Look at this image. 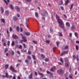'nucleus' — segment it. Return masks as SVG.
Here are the masks:
<instances>
[{
  "instance_id": "f257e3e1",
  "label": "nucleus",
  "mask_w": 79,
  "mask_h": 79,
  "mask_svg": "<svg viewBox=\"0 0 79 79\" xmlns=\"http://www.w3.org/2000/svg\"><path fill=\"white\" fill-rule=\"evenodd\" d=\"M56 19H57V20L59 26H60V27L64 28V24L63 23V22L61 19H60V18L57 15H56Z\"/></svg>"
},
{
  "instance_id": "f03ea898",
  "label": "nucleus",
  "mask_w": 79,
  "mask_h": 79,
  "mask_svg": "<svg viewBox=\"0 0 79 79\" xmlns=\"http://www.w3.org/2000/svg\"><path fill=\"white\" fill-rule=\"evenodd\" d=\"M64 60L65 62V67L68 68V67H69V64L68 59V58H65Z\"/></svg>"
},
{
  "instance_id": "7ed1b4c3",
  "label": "nucleus",
  "mask_w": 79,
  "mask_h": 79,
  "mask_svg": "<svg viewBox=\"0 0 79 79\" xmlns=\"http://www.w3.org/2000/svg\"><path fill=\"white\" fill-rule=\"evenodd\" d=\"M22 39L23 40H20V43H22L23 42H27V40H26V37H22Z\"/></svg>"
},
{
  "instance_id": "20e7f679",
  "label": "nucleus",
  "mask_w": 79,
  "mask_h": 79,
  "mask_svg": "<svg viewBox=\"0 0 79 79\" xmlns=\"http://www.w3.org/2000/svg\"><path fill=\"white\" fill-rule=\"evenodd\" d=\"M10 69L12 71H13V72H15L16 73H17V71L15 70V69H14V68L13 67V66L12 65H11L10 67Z\"/></svg>"
},
{
  "instance_id": "39448f33",
  "label": "nucleus",
  "mask_w": 79,
  "mask_h": 79,
  "mask_svg": "<svg viewBox=\"0 0 79 79\" xmlns=\"http://www.w3.org/2000/svg\"><path fill=\"white\" fill-rule=\"evenodd\" d=\"M68 51H63L60 54V56H62L63 55H64V54H66V53H68Z\"/></svg>"
},
{
  "instance_id": "423d86ee",
  "label": "nucleus",
  "mask_w": 79,
  "mask_h": 79,
  "mask_svg": "<svg viewBox=\"0 0 79 79\" xmlns=\"http://www.w3.org/2000/svg\"><path fill=\"white\" fill-rule=\"evenodd\" d=\"M12 37L14 39H18L19 38L18 37V36L14 34L13 35Z\"/></svg>"
},
{
  "instance_id": "0eeeda50",
  "label": "nucleus",
  "mask_w": 79,
  "mask_h": 79,
  "mask_svg": "<svg viewBox=\"0 0 79 79\" xmlns=\"http://www.w3.org/2000/svg\"><path fill=\"white\" fill-rule=\"evenodd\" d=\"M56 70V67L55 66H54L53 68L51 69V71H54Z\"/></svg>"
},
{
  "instance_id": "6e6552de",
  "label": "nucleus",
  "mask_w": 79,
  "mask_h": 79,
  "mask_svg": "<svg viewBox=\"0 0 79 79\" xmlns=\"http://www.w3.org/2000/svg\"><path fill=\"white\" fill-rule=\"evenodd\" d=\"M24 34L27 36H29L31 35V33L29 32H25L24 33Z\"/></svg>"
},
{
  "instance_id": "1a4fd4ad",
  "label": "nucleus",
  "mask_w": 79,
  "mask_h": 79,
  "mask_svg": "<svg viewBox=\"0 0 79 79\" xmlns=\"http://www.w3.org/2000/svg\"><path fill=\"white\" fill-rule=\"evenodd\" d=\"M13 19L15 21H17L18 20V19L16 17H13Z\"/></svg>"
},
{
  "instance_id": "9d476101",
  "label": "nucleus",
  "mask_w": 79,
  "mask_h": 79,
  "mask_svg": "<svg viewBox=\"0 0 79 79\" xmlns=\"http://www.w3.org/2000/svg\"><path fill=\"white\" fill-rule=\"evenodd\" d=\"M1 10L2 12H1V14H3V13L4 12V9H3V7H1Z\"/></svg>"
},
{
  "instance_id": "9b49d317",
  "label": "nucleus",
  "mask_w": 79,
  "mask_h": 79,
  "mask_svg": "<svg viewBox=\"0 0 79 79\" xmlns=\"http://www.w3.org/2000/svg\"><path fill=\"white\" fill-rule=\"evenodd\" d=\"M62 70L61 69H60L59 70L57 71V73L58 74H61L62 73Z\"/></svg>"
},
{
  "instance_id": "f8f14e48",
  "label": "nucleus",
  "mask_w": 79,
  "mask_h": 79,
  "mask_svg": "<svg viewBox=\"0 0 79 79\" xmlns=\"http://www.w3.org/2000/svg\"><path fill=\"white\" fill-rule=\"evenodd\" d=\"M66 26H67L68 27H70V24L68 22H67L66 23Z\"/></svg>"
},
{
  "instance_id": "ddd939ff",
  "label": "nucleus",
  "mask_w": 79,
  "mask_h": 79,
  "mask_svg": "<svg viewBox=\"0 0 79 79\" xmlns=\"http://www.w3.org/2000/svg\"><path fill=\"white\" fill-rule=\"evenodd\" d=\"M15 8L17 10V11H19V7H18V6H16L15 7Z\"/></svg>"
},
{
  "instance_id": "4468645a",
  "label": "nucleus",
  "mask_w": 79,
  "mask_h": 79,
  "mask_svg": "<svg viewBox=\"0 0 79 79\" xmlns=\"http://www.w3.org/2000/svg\"><path fill=\"white\" fill-rule=\"evenodd\" d=\"M9 6L10 8L12 10H13L14 9V8L13 7L12 4H10Z\"/></svg>"
},
{
  "instance_id": "2eb2a0df",
  "label": "nucleus",
  "mask_w": 79,
  "mask_h": 79,
  "mask_svg": "<svg viewBox=\"0 0 79 79\" xmlns=\"http://www.w3.org/2000/svg\"><path fill=\"white\" fill-rule=\"evenodd\" d=\"M47 73L48 74H50V75L51 76H52H52L53 75L52 73H50V72H49L48 71H47Z\"/></svg>"
},
{
  "instance_id": "dca6fc26",
  "label": "nucleus",
  "mask_w": 79,
  "mask_h": 79,
  "mask_svg": "<svg viewBox=\"0 0 79 79\" xmlns=\"http://www.w3.org/2000/svg\"><path fill=\"white\" fill-rule=\"evenodd\" d=\"M58 35L59 36H60L61 37H62V36H63V35L62 34V33H60V32H58Z\"/></svg>"
},
{
  "instance_id": "f3484780",
  "label": "nucleus",
  "mask_w": 79,
  "mask_h": 79,
  "mask_svg": "<svg viewBox=\"0 0 79 79\" xmlns=\"http://www.w3.org/2000/svg\"><path fill=\"white\" fill-rule=\"evenodd\" d=\"M69 3V0H67L66 1H65V5H67Z\"/></svg>"
},
{
  "instance_id": "a211bd4d",
  "label": "nucleus",
  "mask_w": 79,
  "mask_h": 79,
  "mask_svg": "<svg viewBox=\"0 0 79 79\" xmlns=\"http://www.w3.org/2000/svg\"><path fill=\"white\" fill-rule=\"evenodd\" d=\"M35 15L36 18H38V17H39V15H38V13H37V12H35Z\"/></svg>"
},
{
  "instance_id": "6ab92c4d",
  "label": "nucleus",
  "mask_w": 79,
  "mask_h": 79,
  "mask_svg": "<svg viewBox=\"0 0 79 79\" xmlns=\"http://www.w3.org/2000/svg\"><path fill=\"white\" fill-rule=\"evenodd\" d=\"M32 73H31L30 74V75H29V79H32Z\"/></svg>"
},
{
  "instance_id": "aec40b11",
  "label": "nucleus",
  "mask_w": 79,
  "mask_h": 79,
  "mask_svg": "<svg viewBox=\"0 0 79 79\" xmlns=\"http://www.w3.org/2000/svg\"><path fill=\"white\" fill-rule=\"evenodd\" d=\"M63 1H60L59 2V5H63Z\"/></svg>"
},
{
  "instance_id": "412c9836",
  "label": "nucleus",
  "mask_w": 79,
  "mask_h": 79,
  "mask_svg": "<svg viewBox=\"0 0 79 79\" xmlns=\"http://www.w3.org/2000/svg\"><path fill=\"white\" fill-rule=\"evenodd\" d=\"M16 31H17V32H19V27H16Z\"/></svg>"
},
{
  "instance_id": "4be33fe9",
  "label": "nucleus",
  "mask_w": 79,
  "mask_h": 79,
  "mask_svg": "<svg viewBox=\"0 0 79 79\" xmlns=\"http://www.w3.org/2000/svg\"><path fill=\"white\" fill-rule=\"evenodd\" d=\"M45 42L47 44H50V40H46Z\"/></svg>"
},
{
  "instance_id": "5701e85b",
  "label": "nucleus",
  "mask_w": 79,
  "mask_h": 79,
  "mask_svg": "<svg viewBox=\"0 0 79 79\" xmlns=\"http://www.w3.org/2000/svg\"><path fill=\"white\" fill-rule=\"evenodd\" d=\"M41 56L42 58H45V56L43 54H41Z\"/></svg>"
},
{
  "instance_id": "b1692460",
  "label": "nucleus",
  "mask_w": 79,
  "mask_h": 79,
  "mask_svg": "<svg viewBox=\"0 0 79 79\" xmlns=\"http://www.w3.org/2000/svg\"><path fill=\"white\" fill-rule=\"evenodd\" d=\"M44 60L46 62H48V61H49V59L48 58H46Z\"/></svg>"
},
{
  "instance_id": "393cba45",
  "label": "nucleus",
  "mask_w": 79,
  "mask_h": 79,
  "mask_svg": "<svg viewBox=\"0 0 79 79\" xmlns=\"http://www.w3.org/2000/svg\"><path fill=\"white\" fill-rule=\"evenodd\" d=\"M38 74L39 75H40V76H42V77H44V74H42L41 73H40L39 71H38Z\"/></svg>"
},
{
  "instance_id": "a878e982",
  "label": "nucleus",
  "mask_w": 79,
  "mask_h": 79,
  "mask_svg": "<svg viewBox=\"0 0 79 79\" xmlns=\"http://www.w3.org/2000/svg\"><path fill=\"white\" fill-rule=\"evenodd\" d=\"M8 66H9L8 64H6L5 65V69H7L8 68Z\"/></svg>"
},
{
  "instance_id": "bb28decb",
  "label": "nucleus",
  "mask_w": 79,
  "mask_h": 79,
  "mask_svg": "<svg viewBox=\"0 0 79 79\" xmlns=\"http://www.w3.org/2000/svg\"><path fill=\"white\" fill-rule=\"evenodd\" d=\"M1 21L3 22V23H5V19H1Z\"/></svg>"
},
{
  "instance_id": "cd10ccee",
  "label": "nucleus",
  "mask_w": 79,
  "mask_h": 79,
  "mask_svg": "<svg viewBox=\"0 0 79 79\" xmlns=\"http://www.w3.org/2000/svg\"><path fill=\"white\" fill-rule=\"evenodd\" d=\"M75 47L77 50H79V47L77 45H76Z\"/></svg>"
},
{
  "instance_id": "c85d7f7f",
  "label": "nucleus",
  "mask_w": 79,
  "mask_h": 79,
  "mask_svg": "<svg viewBox=\"0 0 79 79\" xmlns=\"http://www.w3.org/2000/svg\"><path fill=\"white\" fill-rule=\"evenodd\" d=\"M64 49L65 50H67V49H68V46H64Z\"/></svg>"
},
{
  "instance_id": "c756f323",
  "label": "nucleus",
  "mask_w": 79,
  "mask_h": 79,
  "mask_svg": "<svg viewBox=\"0 0 79 79\" xmlns=\"http://www.w3.org/2000/svg\"><path fill=\"white\" fill-rule=\"evenodd\" d=\"M11 45L12 46H14L15 45V42L14 41H12L11 43Z\"/></svg>"
},
{
  "instance_id": "7c9ffc66",
  "label": "nucleus",
  "mask_w": 79,
  "mask_h": 79,
  "mask_svg": "<svg viewBox=\"0 0 79 79\" xmlns=\"http://www.w3.org/2000/svg\"><path fill=\"white\" fill-rule=\"evenodd\" d=\"M75 35L77 38L78 37L77 36V35H78V34H77V33L76 32L75 33Z\"/></svg>"
},
{
  "instance_id": "2f4dec72",
  "label": "nucleus",
  "mask_w": 79,
  "mask_h": 79,
  "mask_svg": "<svg viewBox=\"0 0 79 79\" xmlns=\"http://www.w3.org/2000/svg\"><path fill=\"white\" fill-rule=\"evenodd\" d=\"M35 44H37V42L35 40H33L32 41Z\"/></svg>"
},
{
  "instance_id": "473e14b6",
  "label": "nucleus",
  "mask_w": 79,
  "mask_h": 79,
  "mask_svg": "<svg viewBox=\"0 0 79 79\" xmlns=\"http://www.w3.org/2000/svg\"><path fill=\"white\" fill-rule=\"evenodd\" d=\"M8 48H6L4 50V52H5V53H6V52L8 51Z\"/></svg>"
},
{
  "instance_id": "72a5a7b5",
  "label": "nucleus",
  "mask_w": 79,
  "mask_h": 79,
  "mask_svg": "<svg viewBox=\"0 0 79 79\" xmlns=\"http://www.w3.org/2000/svg\"><path fill=\"white\" fill-rule=\"evenodd\" d=\"M5 13H6V15H8V14L9 13V12H8V11L6 10L5 11Z\"/></svg>"
},
{
  "instance_id": "f704fd0d",
  "label": "nucleus",
  "mask_w": 79,
  "mask_h": 79,
  "mask_svg": "<svg viewBox=\"0 0 79 79\" xmlns=\"http://www.w3.org/2000/svg\"><path fill=\"white\" fill-rule=\"evenodd\" d=\"M73 4H72L70 6V10H71L72 8H73Z\"/></svg>"
},
{
  "instance_id": "c9c22d12",
  "label": "nucleus",
  "mask_w": 79,
  "mask_h": 79,
  "mask_svg": "<svg viewBox=\"0 0 79 79\" xmlns=\"http://www.w3.org/2000/svg\"><path fill=\"white\" fill-rule=\"evenodd\" d=\"M6 77H9V76L7 73H6Z\"/></svg>"
},
{
  "instance_id": "e433bc0d",
  "label": "nucleus",
  "mask_w": 79,
  "mask_h": 79,
  "mask_svg": "<svg viewBox=\"0 0 79 79\" xmlns=\"http://www.w3.org/2000/svg\"><path fill=\"white\" fill-rule=\"evenodd\" d=\"M21 52H23V53L24 52H26V50H21Z\"/></svg>"
},
{
  "instance_id": "4c0bfd02",
  "label": "nucleus",
  "mask_w": 79,
  "mask_h": 79,
  "mask_svg": "<svg viewBox=\"0 0 79 79\" xmlns=\"http://www.w3.org/2000/svg\"><path fill=\"white\" fill-rule=\"evenodd\" d=\"M19 49H22V45H20L18 47Z\"/></svg>"
},
{
  "instance_id": "58836bf2",
  "label": "nucleus",
  "mask_w": 79,
  "mask_h": 79,
  "mask_svg": "<svg viewBox=\"0 0 79 79\" xmlns=\"http://www.w3.org/2000/svg\"><path fill=\"white\" fill-rule=\"evenodd\" d=\"M10 41H8L7 42V45L8 46H9L10 45Z\"/></svg>"
},
{
  "instance_id": "ea45409f",
  "label": "nucleus",
  "mask_w": 79,
  "mask_h": 79,
  "mask_svg": "<svg viewBox=\"0 0 79 79\" xmlns=\"http://www.w3.org/2000/svg\"><path fill=\"white\" fill-rule=\"evenodd\" d=\"M71 29L72 30H74V29H75V27H74V26H73L72 27Z\"/></svg>"
},
{
  "instance_id": "a19ab883",
  "label": "nucleus",
  "mask_w": 79,
  "mask_h": 79,
  "mask_svg": "<svg viewBox=\"0 0 79 79\" xmlns=\"http://www.w3.org/2000/svg\"><path fill=\"white\" fill-rule=\"evenodd\" d=\"M56 45H57V47H58V45L60 44V42H59L57 41L56 42Z\"/></svg>"
},
{
  "instance_id": "79ce46f5",
  "label": "nucleus",
  "mask_w": 79,
  "mask_h": 79,
  "mask_svg": "<svg viewBox=\"0 0 79 79\" xmlns=\"http://www.w3.org/2000/svg\"><path fill=\"white\" fill-rule=\"evenodd\" d=\"M32 58L34 60H35V56L34 55H32Z\"/></svg>"
},
{
  "instance_id": "37998d69",
  "label": "nucleus",
  "mask_w": 79,
  "mask_h": 79,
  "mask_svg": "<svg viewBox=\"0 0 79 79\" xmlns=\"http://www.w3.org/2000/svg\"><path fill=\"white\" fill-rule=\"evenodd\" d=\"M69 77L70 78V79H72L73 78V75H70L69 76Z\"/></svg>"
},
{
  "instance_id": "c03bdc74",
  "label": "nucleus",
  "mask_w": 79,
  "mask_h": 79,
  "mask_svg": "<svg viewBox=\"0 0 79 79\" xmlns=\"http://www.w3.org/2000/svg\"><path fill=\"white\" fill-rule=\"evenodd\" d=\"M60 60L61 63H63V59H62V58H60Z\"/></svg>"
},
{
  "instance_id": "a18cd8bd",
  "label": "nucleus",
  "mask_w": 79,
  "mask_h": 79,
  "mask_svg": "<svg viewBox=\"0 0 79 79\" xmlns=\"http://www.w3.org/2000/svg\"><path fill=\"white\" fill-rule=\"evenodd\" d=\"M56 47H54L53 48V52H55V49H56Z\"/></svg>"
},
{
  "instance_id": "49530a36",
  "label": "nucleus",
  "mask_w": 79,
  "mask_h": 79,
  "mask_svg": "<svg viewBox=\"0 0 79 79\" xmlns=\"http://www.w3.org/2000/svg\"><path fill=\"white\" fill-rule=\"evenodd\" d=\"M27 58L28 59V60H31V56H27Z\"/></svg>"
},
{
  "instance_id": "de8ad7c7",
  "label": "nucleus",
  "mask_w": 79,
  "mask_h": 79,
  "mask_svg": "<svg viewBox=\"0 0 79 79\" xmlns=\"http://www.w3.org/2000/svg\"><path fill=\"white\" fill-rule=\"evenodd\" d=\"M60 8L62 10H64V8L62 6H60Z\"/></svg>"
},
{
  "instance_id": "09e8293b",
  "label": "nucleus",
  "mask_w": 79,
  "mask_h": 79,
  "mask_svg": "<svg viewBox=\"0 0 79 79\" xmlns=\"http://www.w3.org/2000/svg\"><path fill=\"white\" fill-rule=\"evenodd\" d=\"M11 52H12L11 53H12V55H15V52H13V51H12Z\"/></svg>"
},
{
  "instance_id": "8fccbe9b",
  "label": "nucleus",
  "mask_w": 79,
  "mask_h": 79,
  "mask_svg": "<svg viewBox=\"0 0 79 79\" xmlns=\"http://www.w3.org/2000/svg\"><path fill=\"white\" fill-rule=\"evenodd\" d=\"M41 15L42 16H45V14L44 13H41Z\"/></svg>"
},
{
  "instance_id": "3c124183",
  "label": "nucleus",
  "mask_w": 79,
  "mask_h": 79,
  "mask_svg": "<svg viewBox=\"0 0 79 79\" xmlns=\"http://www.w3.org/2000/svg\"><path fill=\"white\" fill-rule=\"evenodd\" d=\"M50 31L51 32H53V29H50Z\"/></svg>"
},
{
  "instance_id": "603ef678",
  "label": "nucleus",
  "mask_w": 79,
  "mask_h": 79,
  "mask_svg": "<svg viewBox=\"0 0 79 79\" xmlns=\"http://www.w3.org/2000/svg\"><path fill=\"white\" fill-rule=\"evenodd\" d=\"M4 2H5L6 4L8 5V3H7V2L6 0H4Z\"/></svg>"
},
{
  "instance_id": "864d4df0",
  "label": "nucleus",
  "mask_w": 79,
  "mask_h": 79,
  "mask_svg": "<svg viewBox=\"0 0 79 79\" xmlns=\"http://www.w3.org/2000/svg\"><path fill=\"white\" fill-rule=\"evenodd\" d=\"M10 32H12V28H11V27H10Z\"/></svg>"
},
{
  "instance_id": "5fc2aeb1",
  "label": "nucleus",
  "mask_w": 79,
  "mask_h": 79,
  "mask_svg": "<svg viewBox=\"0 0 79 79\" xmlns=\"http://www.w3.org/2000/svg\"><path fill=\"white\" fill-rule=\"evenodd\" d=\"M23 46H24V48H26V44H23Z\"/></svg>"
},
{
  "instance_id": "6e6d98bb",
  "label": "nucleus",
  "mask_w": 79,
  "mask_h": 79,
  "mask_svg": "<svg viewBox=\"0 0 79 79\" xmlns=\"http://www.w3.org/2000/svg\"><path fill=\"white\" fill-rule=\"evenodd\" d=\"M20 64H19V63H18L16 65V67L17 68V67H18V66H19V65Z\"/></svg>"
},
{
  "instance_id": "4d7b16f0",
  "label": "nucleus",
  "mask_w": 79,
  "mask_h": 79,
  "mask_svg": "<svg viewBox=\"0 0 79 79\" xmlns=\"http://www.w3.org/2000/svg\"><path fill=\"white\" fill-rule=\"evenodd\" d=\"M69 35L70 37H72V33H70L69 34Z\"/></svg>"
},
{
  "instance_id": "13d9d810",
  "label": "nucleus",
  "mask_w": 79,
  "mask_h": 79,
  "mask_svg": "<svg viewBox=\"0 0 79 79\" xmlns=\"http://www.w3.org/2000/svg\"><path fill=\"white\" fill-rule=\"evenodd\" d=\"M17 53L18 54H19V55H20V52H19V51H17Z\"/></svg>"
},
{
  "instance_id": "bf43d9fd",
  "label": "nucleus",
  "mask_w": 79,
  "mask_h": 79,
  "mask_svg": "<svg viewBox=\"0 0 79 79\" xmlns=\"http://www.w3.org/2000/svg\"><path fill=\"white\" fill-rule=\"evenodd\" d=\"M29 62V61L27 60H25V63H28Z\"/></svg>"
},
{
  "instance_id": "052dcab7",
  "label": "nucleus",
  "mask_w": 79,
  "mask_h": 79,
  "mask_svg": "<svg viewBox=\"0 0 79 79\" xmlns=\"http://www.w3.org/2000/svg\"><path fill=\"white\" fill-rule=\"evenodd\" d=\"M20 32H23V28H20Z\"/></svg>"
},
{
  "instance_id": "680f3d73",
  "label": "nucleus",
  "mask_w": 79,
  "mask_h": 79,
  "mask_svg": "<svg viewBox=\"0 0 79 79\" xmlns=\"http://www.w3.org/2000/svg\"><path fill=\"white\" fill-rule=\"evenodd\" d=\"M64 16L65 18H67V16H66V15L65 14H64Z\"/></svg>"
},
{
  "instance_id": "e2e57ef3",
  "label": "nucleus",
  "mask_w": 79,
  "mask_h": 79,
  "mask_svg": "<svg viewBox=\"0 0 79 79\" xmlns=\"http://www.w3.org/2000/svg\"><path fill=\"white\" fill-rule=\"evenodd\" d=\"M73 58L74 59H75L76 58V56L74 55H73Z\"/></svg>"
},
{
  "instance_id": "0e129e2a",
  "label": "nucleus",
  "mask_w": 79,
  "mask_h": 79,
  "mask_svg": "<svg viewBox=\"0 0 79 79\" xmlns=\"http://www.w3.org/2000/svg\"><path fill=\"white\" fill-rule=\"evenodd\" d=\"M17 17H19H19H20V15L18 14H17Z\"/></svg>"
},
{
  "instance_id": "69168bd1",
  "label": "nucleus",
  "mask_w": 79,
  "mask_h": 79,
  "mask_svg": "<svg viewBox=\"0 0 79 79\" xmlns=\"http://www.w3.org/2000/svg\"><path fill=\"white\" fill-rule=\"evenodd\" d=\"M31 51H28V54H31Z\"/></svg>"
},
{
  "instance_id": "338daca9",
  "label": "nucleus",
  "mask_w": 79,
  "mask_h": 79,
  "mask_svg": "<svg viewBox=\"0 0 79 79\" xmlns=\"http://www.w3.org/2000/svg\"><path fill=\"white\" fill-rule=\"evenodd\" d=\"M71 68L70 67L69 69V72H71Z\"/></svg>"
},
{
  "instance_id": "774afa93",
  "label": "nucleus",
  "mask_w": 79,
  "mask_h": 79,
  "mask_svg": "<svg viewBox=\"0 0 79 79\" xmlns=\"http://www.w3.org/2000/svg\"><path fill=\"white\" fill-rule=\"evenodd\" d=\"M48 38H50V35H48Z\"/></svg>"
}]
</instances>
